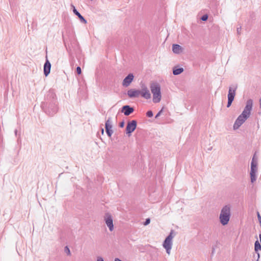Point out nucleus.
<instances>
[{
	"instance_id": "f257e3e1",
	"label": "nucleus",
	"mask_w": 261,
	"mask_h": 261,
	"mask_svg": "<svg viewBox=\"0 0 261 261\" xmlns=\"http://www.w3.org/2000/svg\"><path fill=\"white\" fill-rule=\"evenodd\" d=\"M230 216V206L226 205L222 207L219 216V220L222 225H226L228 224Z\"/></svg>"
},
{
	"instance_id": "f03ea898",
	"label": "nucleus",
	"mask_w": 261,
	"mask_h": 261,
	"mask_svg": "<svg viewBox=\"0 0 261 261\" xmlns=\"http://www.w3.org/2000/svg\"><path fill=\"white\" fill-rule=\"evenodd\" d=\"M150 90L153 94V102H159L161 99V88L159 84L158 83L152 84L150 86Z\"/></svg>"
},
{
	"instance_id": "7ed1b4c3",
	"label": "nucleus",
	"mask_w": 261,
	"mask_h": 261,
	"mask_svg": "<svg viewBox=\"0 0 261 261\" xmlns=\"http://www.w3.org/2000/svg\"><path fill=\"white\" fill-rule=\"evenodd\" d=\"M175 236V232L171 230L169 234L166 237L163 242V246L166 249L167 254H170L172 246V239Z\"/></svg>"
},
{
	"instance_id": "20e7f679",
	"label": "nucleus",
	"mask_w": 261,
	"mask_h": 261,
	"mask_svg": "<svg viewBox=\"0 0 261 261\" xmlns=\"http://www.w3.org/2000/svg\"><path fill=\"white\" fill-rule=\"evenodd\" d=\"M249 115H239L233 124V129H238L240 126L248 118Z\"/></svg>"
},
{
	"instance_id": "39448f33",
	"label": "nucleus",
	"mask_w": 261,
	"mask_h": 261,
	"mask_svg": "<svg viewBox=\"0 0 261 261\" xmlns=\"http://www.w3.org/2000/svg\"><path fill=\"white\" fill-rule=\"evenodd\" d=\"M104 220L106 224L109 227V230L112 231L114 229V225L113 219L111 214L108 213H106L104 217Z\"/></svg>"
},
{
	"instance_id": "423d86ee",
	"label": "nucleus",
	"mask_w": 261,
	"mask_h": 261,
	"mask_svg": "<svg viewBox=\"0 0 261 261\" xmlns=\"http://www.w3.org/2000/svg\"><path fill=\"white\" fill-rule=\"evenodd\" d=\"M253 100L251 99H249L247 100L246 106L241 113V114H250L252 108Z\"/></svg>"
},
{
	"instance_id": "0eeeda50",
	"label": "nucleus",
	"mask_w": 261,
	"mask_h": 261,
	"mask_svg": "<svg viewBox=\"0 0 261 261\" xmlns=\"http://www.w3.org/2000/svg\"><path fill=\"white\" fill-rule=\"evenodd\" d=\"M112 122L111 119L109 118L106 122L105 128L106 132L109 137H111L113 133V131L112 129Z\"/></svg>"
},
{
	"instance_id": "6e6552de",
	"label": "nucleus",
	"mask_w": 261,
	"mask_h": 261,
	"mask_svg": "<svg viewBox=\"0 0 261 261\" xmlns=\"http://www.w3.org/2000/svg\"><path fill=\"white\" fill-rule=\"evenodd\" d=\"M137 126V121L136 120H132L130 122H128L126 128V134H130L135 130Z\"/></svg>"
},
{
	"instance_id": "1a4fd4ad",
	"label": "nucleus",
	"mask_w": 261,
	"mask_h": 261,
	"mask_svg": "<svg viewBox=\"0 0 261 261\" xmlns=\"http://www.w3.org/2000/svg\"><path fill=\"white\" fill-rule=\"evenodd\" d=\"M134 76L133 73H129L126 76L122 81V85L125 87L129 86L133 82Z\"/></svg>"
},
{
	"instance_id": "9d476101",
	"label": "nucleus",
	"mask_w": 261,
	"mask_h": 261,
	"mask_svg": "<svg viewBox=\"0 0 261 261\" xmlns=\"http://www.w3.org/2000/svg\"><path fill=\"white\" fill-rule=\"evenodd\" d=\"M134 111V109L133 107H131L128 105H125L122 107L121 110L118 113V114L119 112H121L123 113L124 114H130L133 113Z\"/></svg>"
},
{
	"instance_id": "9b49d317",
	"label": "nucleus",
	"mask_w": 261,
	"mask_h": 261,
	"mask_svg": "<svg viewBox=\"0 0 261 261\" xmlns=\"http://www.w3.org/2000/svg\"><path fill=\"white\" fill-rule=\"evenodd\" d=\"M140 92V95H141L143 97L145 98L146 99H149L151 97L150 93L149 91L147 89L146 87H144L142 88Z\"/></svg>"
},
{
	"instance_id": "f8f14e48",
	"label": "nucleus",
	"mask_w": 261,
	"mask_h": 261,
	"mask_svg": "<svg viewBox=\"0 0 261 261\" xmlns=\"http://www.w3.org/2000/svg\"><path fill=\"white\" fill-rule=\"evenodd\" d=\"M127 95L130 98L138 97L140 95L139 90L130 89L127 91Z\"/></svg>"
},
{
	"instance_id": "ddd939ff",
	"label": "nucleus",
	"mask_w": 261,
	"mask_h": 261,
	"mask_svg": "<svg viewBox=\"0 0 261 261\" xmlns=\"http://www.w3.org/2000/svg\"><path fill=\"white\" fill-rule=\"evenodd\" d=\"M237 88V86H233L232 87H230L229 88L228 93V99H234L235 95H236V91Z\"/></svg>"
},
{
	"instance_id": "4468645a",
	"label": "nucleus",
	"mask_w": 261,
	"mask_h": 261,
	"mask_svg": "<svg viewBox=\"0 0 261 261\" xmlns=\"http://www.w3.org/2000/svg\"><path fill=\"white\" fill-rule=\"evenodd\" d=\"M51 64L48 60H46L43 66V72L45 76H47L50 73Z\"/></svg>"
},
{
	"instance_id": "2eb2a0df",
	"label": "nucleus",
	"mask_w": 261,
	"mask_h": 261,
	"mask_svg": "<svg viewBox=\"0 0 261 261\" xmlns=\"http://www.w3.org/2000/svg\"><path fill=\"white\" fill-rule=\"evenodd\" d=\"M71 6L72 7V8H73V13H74V14L75 15H76L80 19V20H81V21L83 23H84V24H86L87 23V20L84 18V17L77 11V10L75 9V7L72 5L71 4Z\"/></svg>"
},
{
	"instance_id": "dca6fc26",
	"label": "nucleus",
	"mask_w": 261,
	"mask_h": 261,
	"mask_svg": "<svg viewBox=\"0 0 261 261\" xmlns=\"http://www.w3.org/2000/svg\"><path fill=\"white\" fill-rule=\"evenodd\" d=\"M172 49L173 52L176 54H179L182 51V47L180 45L178 44H173Z\"/></svg>"
},
{
	"instance_id": "f3484780",
	"label": "nucleus",
	"mask_w": 261,
	"mask_h": 261,
	"mask_svg": "<svg viewBox=\"0 0 261 261\" xmlns=\"http://www.w3.org/2000/svg\"><path fill=\"white\" fill-rule=\"evenodd\" d=\"M257 160L255 158V154L253 155L251 163V170L256 171Z\"/></svg>"
},
{
	"instance_id": "a211bd4d",
	"label": "nucleus",
	"mask_w": 261,
	"mask_h": 261,
	"mask_svg": "<svg viewBox=\"0 0 261 261\" xmlns=\"http://www.w3.org/2000/svg\"><path fill=\"white\" fill-rule=\"evenodd\" d=\"M184 71L183 68H174L173 69V74L175 75H178Z\"/></svg>"
},
{
	"instance_id": "6ab92c4d",
	"label": "nucleus",
	"mask_w": 261,
	"mask_h": 261,
	"mask_svg": "<svg viewBox=\"0 0 261 261\" xmlns=\"http://www.w3.org/2000/svg\"><path fill=\"white\" fill-rule=\"evenodd\" d=\"M256 171L250 170V178L251 182H254L256 179Z\"/></svg>"
},
{
	"instance_id": "aec40b11",
	"label": "nucleus",
	"mask_w": 261,
	"mask_h": 261,
	"mask_svg": "<svg viewBox=\"0 0 261 261\" xmlns=\"http://www.w3.org/2000/svg\"><path fill=\"white\" fill-rule=\"evenodd\" d=\"M261 249V246L258 241L255 242L254 244V250L257 252L259 250Z\"/></svg>"
},
{
	"instance_id": "412c9836",
	"label": "nucleus",
	"mask_w": 261,
	"mask_h": 261,
	"mask_svg": "<svg viewBox=\"0 0 261 261\" xmlns=\"http://www.w3.org/2000/svg\"><path fill=\"white\" fill-rule=\"evenodd\" d=\"M65 252L67 253V255H70V251L69 248L67 246H66L65 247Z\"/></svg>"
},
{
	"instance_id": "4be33fe9",
	"label": "nucleus",
	"mask_w": 261,
	"mask_h": 261,
	"mask_svg": "<svg viewBox=\"0 0 261 261\" xmlns=\"http://www.w3.org/2000/svg\"><path fill=\"white\" fill-rule=\"evenodd\" d=\"M208 19V15L207 14L203 15L201 17V19L202 21H206Z\"/></svg>"
},
{
	"instance_id": "5701e85b",
	"label": "nucleus",
	"mask_w": 261,
	"mask_h": 261,
	"mask_svg": "<svg viewBox=\"0 0 261 261\" xmlns=\"http://www.w3.org/2000/svg\"><path fill=\"white\" fill-rule=\"evenodd\" d=\"M163 113H166V109L164 108H163L156 114H161Z\"/></svg>"
},
{
	"instance_id": "b1692460",
	"label": "nucleus",
	"mask_w": 261,
	"mask_h": 261,
	"mask_svg": "<svg viewBox=\"0 0 261 261\" xmlns=\"http://www.w3.org/2000/svg\"><path fill=\"white\" fill-rule=\"evenodd\" d=\"M150 222V220L149 218H147L146 219L145 221L144 222V225H147L148 224H149Z\"/></svg>"
},
{
	"instance_id": "393cba45",
	"label": "nucleus",
	"mask_w": 261,
	"mask_h": 261,
	"mask_svg": "<svg viewBox=\"0 0 261 261\" xmlns=\"http://www.w3.org/2000/svg\"><path fill=\"white\" fill-rule=\"evenodd\" d=\"M233 100V99H228L227 105V107H229L231 106Z\"/></svg>"
},
{
	"instance_id": "a878e982",
	"label": "nucleus",
	"mask_w": 261,
	"mask_h": 261,
	"mask_svg": "<svg viewBox=\"0 0 261 261\" xmlns=\"http://www.w3.org/2000/svg\"><path fill=\"white\" fill-rule=\"evenodd\" d=\"M76 72L78 74H80L82 73L81 68L80 67L78 66L76 67Z\"/></svg>"
},
{
	"instance_id": "bb28decb",
	"label": "nucleus",
	"mask_w": 261,
	"mask_h": 261,
	"mask_svg": "<svg viewBox=\"0 0 261 261\" xmlns=\"http://www.w3.org/2000/svg\"><path fill=\"white\" fill-rule=\"evenodd\" d=\"M257 218L258 219V221L259 222V224L261 225V216L258 212H257Z\"/></svg>"
},
{
	"instance_id": "cd10ccee",
	"label": "nucleus",
	"mask_w": 261,
	"mask_h": 261,
	"mask_svg": "<svg viewBox=\"0 0 261 261\" xmlns=\"http://www.w3.org/2000/svg\"><path fill=\"white\" fill-rule=\"evenodd\" d=\"M96 261H104L103 258L101 256H97Z\"/></svg>"
},
{
	"instance_id": "c85d7f7f",
	"label": "nucleus",
	"mask_w": 261,
	"mask_h": 261,
	"mask_svg": "<svg viewBox=\"0 0 261 261\" xmlns=\"http://www.w3.org/2000/svg\"><path fill=\"white\" fill-rule=\"evenodd\" d=\"M124 126V121L121 122L119 124V126L120 127H123Z\"/></svg>"
},
{
	"instance_id": "c756f323",
	"label": "nucleus",
	"mask_w": 261,
	"mask_h": 261,
	"mask_svg": "<svg viewBox=\"0 0 261 261\" xmlns=\"http://www.w3.org/2000/svg\"><path fill=\"white\" fill-rule=\"evenodd\" d=\"M146 114H153V112L152 111L149 110L146 113Z\"/></svg>"
},
{
	"instance_id": "7c9ffc66",
	"label": "nucleus",
	"mask_w": 261,
	"mask_h": 261,
	"mask_svg": "<svg viewBox=\"0 0 261 261\" xmlns=\"http://www.w3.org/2000/svg\"><path fill=\"white\" fill-rule=\"evenodd\" d=\"M114 261H122V260L118 258H115Z\"/></svg>"
},
{
	"instance_id": "2f4dec72",
	"label": "nucleus",
	"mask_w": 261,
	"mask_h": 261,
	"mask_svg": "<svg viewBox=\"0 0 261 261\" xmlns=\"http://www.w3.org/2000/svg\"><path fill=\"white\" fill-rule=\"evenodd\" d=\"M161 116V115H155V117H154V118H155V119H158V117H159V116Z\"/></svg>"
},
{
	"instance_id": "473e14b6",
	"label": "nucleus",
	"mask_w": 261,
	"mask_h": 261,
	"mask_svg": "<svg viewBox=\"0 0 261 261\" xmlns=\"http://www.w3.org/2000/svg\"><path fill=\"white\" fill-rule=\"evenodd\" d=\"M259 257H260V255H259V253H257V259L259 260Z\"/></svg>"
},
{
	"instance_id": "72a5a7b5",
	"label": "nucleus",
	"mask_w": 261,
	"mask_h": 261,
	"mask_svg": "<svg viewBox=\"0 0 261 261\" xmlns=\"http://www.w3.org/2000/svg\"><path fill=\"white\" fill-rule=\"evenodd\" d=\"M259 106L260 108H261V98L259 99Z\"/></svg>"
},
{
	"instance_id": "f704fd0d",
	"label": "nucleus",
	"mask_w": 261,
	"mask_h": 261,
	"mask_svg": "<svg viewBox=\"0 0 261 261\" xmlns=\"http://www.w3.org/2000/svg\"><path fill=\"white\" fill-rule=\"evenodd\" d=\"M259 238L260 242V243H261V234H260L259 235Z\"/></svg>"
},
{
	"instance_id": "c9c22d12",
	"label": "nucleus",
	"mask_w": 261,
	"mask_h": 261,
	"mask_svg": "<svg viewBox=\"0 0 261 261\" xmlns=\"http://www.w3.org/2000/svg\"><path fill=\"white\" fill-rule=\"evenodd\" d=\"M240 29H241V28H240ZM237 32H238V33L239 34L240 33V30H239V28H238L237 29Z\"/></svg>"
},
{
	"instance_id": "e433bc0d",
	"label": "nucleus",
	"mask_w": 261,
	"mask_h": 261,
	"mask_svg": "<svg viewBox=\"0 0 261 261\" xmlns=\"http://www.w3.org/2000/svg\"><path fill=\"white\" fill-rule=\"evenodd\" d=\"M17 130L16 129L15 130V135H17Z\"/></svg>"
},
{
	"instance_id": "4c0bfd02",
	"label": "nucleus",
	"mask_w": 261,
	"mask_h": 261,
	"mask_svg": "<svg viewBox=\"0 0 261 261\" xmlns=\"http://www.w3.org/2000/svg\"><path fill=\"white\" fill-rule=\"evenodd\" d=\"M153 116V115H148V117H152Z\"/></svg>"
},
{
	"instance_id": "58836bf2",
	"label": "nucleus",
	"mask_w": 261,
	"mask_h": 261,
	"mask_svg": "<svg viewBox=\"0 0 261 261\" xmlns=\"http://www.w3.org/2000/svg\"><path fill=\"white\" fill-rule=\"evenodd\" d=\"M101 132H102V133L103 134V128L102 129Z\"/></svg>"
},
{
	"instance_id": "ea45409f",
	"label": "nucleus",
	"mask_w": 261,
	"mask_h": 261,
	"mask_svg": "<svg viewBox=\"0 0 261 261\" xmlns=\"http://www.w3.org/2000/svg\"><path fill=\"white\" fill-rule=\"evenodd\" d=\"M256 261H259V260H258V259H257V260H256Z\"/></svg>"
},
{
	"instance_id": "a19ab883",
	"label": "nucleus",
	"mask_w": 261,
	"mask_h": 261,
	"mask_svg": "<svg viewBox=\"0 0 261 261\" xmlns=\"http://www.w3.org/2000/svg\"><path fill=\"white\" fill-rule=\"evenodd\" d=\"M260 226H261V225H260Z\"/></svg>"
}]
</instances>
